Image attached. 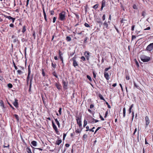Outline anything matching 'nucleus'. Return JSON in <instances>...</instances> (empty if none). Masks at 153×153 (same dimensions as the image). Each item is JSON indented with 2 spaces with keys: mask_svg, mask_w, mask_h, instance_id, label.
Instances as JSON below:
<instances>
[{
  "mask_svg": "<svg viewBox=\"0 0 153 153\" xmlns=\"http://www.w3.org/2000/svg\"><path fill=\"white\" fill-rule=\"evenodd\" d=\"M51 65L54 68H55L56 67V64L55 63L54 64L52 62Z\"/></svg>",
  "mask_w": 153,
  "mask_h": 153,
  "instance_id": "nucleus-36",
  "label": "nucleus"
},
{
  "mask_svg": "<svg viewBox=\"0 0 153 153\" xmlns=\"http://www.w3.org/2000/svg\"><path fill=\"white\" fill-rule=\"evenodd\" d=\"M123 117H125L126 116V108L125 107L123 108Z\"/></svg>",
  "mask_w": 153,
  "mask_h": 153,
  "instance_id": "nucleus-21",
  "label": "nucleus"
},
{
  "mask_svg": "<svg viewBox=\"0 0 153 153\" xmlns=\"http://www.w3.org/2000/svg\"><path fill=\"white\" fill-rule=\"evenodd\" d=\"M62 142L61 140H57L56 141V144L57 145H59Z\"/></svg>",
  "mask_w": 153,
  "mask_h": 153,
  "instance_id": "nucleus-18",
  "label": "nucleus"
},
{
  "mask_svg": "<svg viewBox=\"0 0 153 153\" xmlns=\"http://www.w3.org/2000/svg\"><path fill=\"white\" fill-rule=\"evenodd\" d=\"M95 128V127H93L91 129H89V131H92V132H94V128Z\"/></svg>",
  "mask_w": 153,
  "mask_h": 153,
  "instance_id": "nucleus-46",
  "label": "nucleus"
},
{
  "mask_svg": "<svg viewBox=\"0 0 153 153\" xmlns=\"http://www.w3.org/2000/svg\"><path fill=\"white\" fill-rule=\"evenodd\" d=\"M104 76L105 78L107 80H108L109 79V76L108 73L107 72H104Z\"/></svg>",
  "mask_w": 153,
  "mask_h": 153,
  "instance_id": "nucleus-10",
  "label": "nucleus"
},
{
  "mask_svg": "<svg viewBox=\"0 0 153 153\" xmlns=\"http://www.w3.org/2000/svg\"><path fill=\"white\" fill-rule=\"evenodd\" d=\"M5 17L6 18L8 19L9 20H12V21L13 23H14L15 20V18L12 17L11 16H6Z\"/></svg>",
  "mask_w": 153,
  "mask_h": 153,
  "instance_id": "nucleus-11",
  "label": "nucleus"
},
{
  "mask_svg": "<svg viewBox=\"0 0 153 153\" xmlns=\"http://www.w3.org/2000/svg\"><path fill=\"white\" fill-rule=\"evenodd\" d=\"M13 104L16 108L18 107L19 104L18 103V100L16 99H15V101L13 102Z\"/></svg>",
  "mask_w": 153,
  "mask_h": 153,
  "instance_id": "nucleus-7",
  "label": "nucleus"
},
{
  "mask_svg": "<svg viewBox=\"0 0 153 153\" xmlns=\"http://www.w3.org/2000/svg\"><path fill=\"white\" fill-rule=\"evenodd\" d=\"M103 25H104V26H105V28L107 29H109V27H108V25L107 22H106V21H105L103 23Z\"/></svg>",
  "mask_w": 153,
  "mask_h": 153,
  "instance_id": "nucleus-16",
  "label": "nucleus"
},
{
  "mask_svg": "<svg viewBox=\"0 0 153 153\" xmlns=\"http://www.w3.org/2000/svg\"><path fill=\"white\" fill-rule=\"evenodd\" d=\"M90 116L88 117V119L87 120H88V122L90 123H94L93 120H92L91 119L89 118Z\"/></svg>",
  "mask_w": 153,
  "mask_h": 153,
  "instance_id": "nucleus-24",
  "label": "nucleus"
},
{
  "mask_svg": "<svg viewBox=\"0 0 153 153\" xmlns=\"http://www.w3.org/2000/svg\"><path fill=\"white\" fill-rule=\"evenodd\" d=\"M18 40V39L17 38H16L15 39H14L13 40V42H16Z\"/></svg>",
  "mask_w": 153,
  "mask_h": 153,
  "instance_id": "nucleus-64",
  "label": "nucleus"
},
{
  "mask_svg": "<svg viewBox=\"0 0 153 153\" xmlns=\"http://www.w3.org/2000/svg\"><path fill=\"white\" fill-rule=\"evenodd\" d=\"M62 83L63 85V88L64 89H67V86L68 84V82L66 81L62 80Z\"/></svg>",
  "mask_w": 153,
  "mask_h": 153,
  "instance_id": "nucleus-6",
  "label": "nucleus"
},
{
  "mask_svg": "<svg viewBox=\"0 0 153 153\" xmlns=\"http://www.w3.org/2000/svg\"><path fill=\"white\" fill-rule=\"evenodd\" d=\"M42 75H43V76H45V72L44 71V70L43 69H42Z\"/></svg>",
  "mask_w": 153,
  "mask_h": 153,
  "instance_id": "nucleus-38",
  "label": "nucleus"
},
{
  "mask_svg": "<svg viewBox=\"0 0 153 153\" xmlns=\"http://www.w3.org/2000/svg\"><path fill=\"white\" fill-rule=\"evenodd\" d=\"M85 26L86 27H90V26L89 24L87 23H85L84 24Z\"/></svg>",
  "mask_w": 153,
  "mask_h": 153,
  "instance_id": "nucleus-44",
  "label": "nucleus"
},
{
  "mask_svg": "<svg viewBox=\"0 0 153 153\" xmlns=\"http://www.w3.org/2000/svg\"><path fill=\"white\" fill-rule=\"evenodd\" d=\"M76 120L77 121V124L80 127H81L82 126L81 118L79 117H76Z\"/></svg>",
  "mask_w": 153,
  "mask_h": 153,
  "instance_id": "nucleus-4",
  "label": "nucleus"
},
{
  "mask_svg": "<svg viewBox=\"0 0 153 153\" xmlns=\"http://www.w3.org/2000/svg\"><path fill=\"white\" fill-rule=\"evenodd\" d=\"M87 124V122L85 120H84V121L83 127H85Z\"/></svg>",
  "mask_w": 153,
  "mask_h": 153,
  "instance_id": "nucleus-32",
  "label": "nucleus"
},
{
  "mask_svg": "<svg viewBox=\"0 0 153 153\" xmlns=\"http://www.w3.org/2000/svg\"><path fill=\"white\" fill-rule=\"evenodd\" d=\"M100 117L102 120L103 121L104 120V118L100 115Z\"/></svg>",
  "mask_w": 153,
  "mask_h": 153,
  "instance_id": "nucleus-56",
  "label": "nucleus"
},
{
  "mask_svg": "<svg viewBox=\"0 0 153 153\" xmlns=\"http://www.w3.org/2000/svg\"><path fill=\"white\" fill-rule=\"evenodd\" d=\"M133 8L134 9H137V6L135 4H134L133 6Z\"/></svg>",
  "mask_w": 153,
  "mask_h": 153,
  "instance_id": "nucleus-51",
  "label": "nucleus"
},
{
  "mask_svg": "<svg viewBox=\"0 0 153 153\" xmlns=\"http://www.w3.org/2000/svg\"><path fill=\"white\" fill-rule=\"evenodd\" d=\"M146 13L145 11H143L142 13V16H143V17H144L146 15Z\"/></svg>",
  "mask_w": 153,
  "mask_h": 153,
  "instance_id": "nucleus-33",
  "label": "nucleus"
},
{
  "mask_svg": "<svg viewBox=\"0 0 153 153\" xmlns=\"http://www.w3.org/2000/svg\"><path fill=\"white\" fill-rule=\"evenodd\" d=\"M66 13L65 11H62L59 14V19L61 21H64L65 19Z\"/></svg>",
  "mask_w": 153,
  "mask_h": 153,
  "instance_id": "nucleus-1",
  "label": "nucleus"
},
{
  "mask_svg": "<svg viewBox=\"0 0 153 153\" xmlns=\"http://www.w3.org/2000/svg\"><path fill=\"white\" fill-rule=\"evenodd\" d=\"M0 105L1 107L3 108L2 109L3 110H4V109L5 108L4 105L3 101L2 100H0Z\"/></svg>",
  "mask_w": 153,
  "mask_h": 153,
  "instance_id": "nucleus-13",
  "label": "nucleus"
},
{
  "mask_svg": "<svg viewBox=\"0 0 153 153\" xmlns=\"http://www.w3.org/2000/svg\"><path fill=\"white\" fill-rule=\"evenodd\" d=\"M93 75L94 77L95 78L96 76V75L94 72H93Z\"/></svg>",
  "mask_w": 153,
  "mask_h": 153,
  "instance_id": "nucleus-62",
  "label": "nucleus"
},
{
  "mask_svg": "<svg viewBox=\"0 0 153 153\" xmlns=\"http://www.w3.org/2000/svg\"><path fill=\"white\" fill-rule=\"evenodd\" d=\"M26 30V27L25 26H23V29L22 30V32L23 33H24Z\"/></svg>",
  "mask_w": 153,
  "mask_h": 153,
  "instance_id": "nucleus-29",
  "label": "nucleus"
},
{
  "mask_svg": "<svg viewBox=\"0 0 153 153\" xmlns=\"http://www.w3.org/2000/svg\"><path fill=\"white\" fill-rule=\"evenodd\" d=\"M89 118L90 119H91L92 120H93V121H94V123H97L99 121L98 120L95 119L94 118H93L91 116H90Z\"/></svg>",
  "mask_w": 153,
  "mask_h": 153,
  "instance_id": "nucleus-20",
  "label": "nucleus"
},
{
  "mask_svg": "<svg viewBox=\"0 0 153 153\" xmlns=\"http://www.w3.org/2000/svg\"><path fill=\"white\" fill-rule=\"evenodd\" d=\"M102 19L103 21H104L105 19V14H104L102 16Z\"/></svg>",
  "mask_w": 153,
  "mask_h": 153,
  "instance_id": "nucleus-54",
  "label": "nucleus"
},
{
  "mask_svg": "<svg viewBox=\"0 0 153 153\" xmlns=\"http://www.w3.org/2000/svg\"><path fill=\"white\" fill-rule=\"evenodd\" d=\"M88 39V38L87 37H85V39H84V42L85 43L86 42H87V39Z\"/></svg>",
  "mask_w": 153,
  "mask_h": 153,
  "instance_id": "nucleus-61",
  "label": "nucleus"
},
{
  "mask_svg": "<svg viewBox=\"0 0 153 153\" xmlns=\"http://www.w3.org/2000/svg\"><path fill=\"white\" fill-rule=\"evenodd\" d=\"M114 26L117 32V33H120L119 31L118 30L117 28L116 27V26L115 25H114Z\"/></svg>",
  "mask_w": 153,
  "mask_h": 153,
  "instance_id": "nucleus-48",
  "label": "nucleus"
},
{
  "mask_svg": "<svg viewBox=\"0 0 153 153\" xmlns=\"http://www.w3.org/2000/svg\"><path fill=\"white\" fill-rule=\"evenodd\" d=\"M98 4H97L95 5H94L93 7V8L95 9V10H96L98 7Z\"/></svg>",
  "mask_w": 153,
  "mask_h": 153,
  "instance_id": "nucleus-30",
  "label": "nucleus"
},
{
  "mask_svg": "<svg viewBox=\"0 0 153 153\" xmlns=\"http://www.w3.org/2000/svg\"><path fill=\"white\" fill-rule=\"evenodd\" d=\"M81 59L83 61H85V58L84 56L81 57Z\"/></svg>",
  "mask_w": 153,
  "mask_h": 153,
  "instance_id": "nucleus-45",
  "label": "nucleus"
},
{
  "mask_svg": "<svg viewBox=\"0 0 153 153\" xmlns=\"http://www.w3.org/2000/svg\"><path fill=\"white\" fill-rule=\"evenodd\" d=\"M31 143L32 145L34 146H37V142L35 141H33L31 142Z\"/></svg>",
  "mask_w": 153,
  "mask_h": 153,
  "instance_id": "nucleus-19",
  "label": "nucleus"
},
{
  "mask_svg": "<svg viewBox=\"0 0 153 153\" xmlns=\"http://www.w3.org/2000/svg\"><path fill=\"white\" fill-rule=\"evenodd\" d=\"M63 55V54L62 53L60 50H59V56L60 59H62V58H63L62 56Z\"/></svg>",
  "mask_w": 153,
  "mask_h": 153,
  "instance_id": "nucleus-15",
  "label": "nucleus"
},
{
  "mask_svg": "<svg viewBox=\"0 0 153 153\" xmlns=\"http://www.w3.org/2000/svg\"><path fill=\"white\" fill-rule=\"evenodd\" d=\"M52 126L53 129L55 130H57V129L56 125L54 123L53 121H52Z\"/></svg>",
  "mask_w": 153,
  "mask_h": 153,
  "instance_id": "nucleus-17",
  "label": "nucleus"
},
{
  "mask_svg": "<svg viewBox=\"0 0 153 153\" xmlns=\"http://www.w3.org/2000/svg\"><path fill=\"white\" fill-rule=\"evenodd\" d=\"M146 50L149 51H153V43H150L146 47Z\"/></svg>",
  "mask_w": 153,
  "mask_h": 153,
  "instance_id": "nucleus-3",
  "label": "nucleus"
},
{
  "mask_svg": "<svg viewBox=\"0 0 153 153\" xmlns=\"http://www.w3.org/2000/svg\"><path fill=\"white\" fill-rule=\"evenodd\" d=\"M87 137V136L86 134H84L83 136V138L84 139H86Z\"/></svg>",
  "mask_w": 153,
  "mask_h": 153,
  "instance_id": "nucleus-53",
  "label": "nucleus"
},
{
  "mask_svg": "<svg viewBox=\"0 0 153 153\" xmlns=\"http://www.w3.org/2000/svg\"><path fill=\"white\" fill-rule=\"evenodd\" d=\"M13 65H14V66L15 69L16 70H17L18 69V68L17 67V66L15 64V63L14 62V61H13Z\"/></svg>",
  "mask_w": 153,
  "mask_h": 153,
  "instance_id": "nucleus-41",
  "label": "nucleus"
},
{
  "mask_svg": "<svg viewBox=\"0 0 153 153\" xmlns=\"http://www.w3.org/2000/svg\"><path fill=\"white\" fill-rule=\"evenodd\" d=\"M146 124V126H148L150 123V120L149 117L148 116H146L145 117Z\"/></svg>",
  "mask_w": 153,
  "mask_h": 153,
  "instance_id": "nucleus-9",
  "label": "nucleus"
},
{
  "mask_svg": "<svg viewBox=\"0 0 153 153\" xmlns=\"http://www.w3.org/2000/svg\"><path fill=\"white\" fill-rule=\"evenodd\" d=\"M105 0H103L102 1V6L105 7Z\"/></svg>",
  "mask_w": 153,
  "mask_h": 153,
  "instance_id": "nucleus-22",
  "label": "nucleus"
},
{
  "mask_svg": "<svg viewBox=\"0 0 153 153\" xmlns=\"http://www.w3.org/2000/svg\"><path fill=\"white\" fill-rule=\"evenodd\" d=\"M55 86L59 90L61 88L62 86L61 84L59 83H56Z\"/></svg>",
  "mask_w": 153,
  "mask_h": 153,
  "instance_id": "nucleus-14",
  "label": "nucleus"
},
{
  "mask_svg": "<svg viewBox=\"0 0 153 153\" xmlns=\"http://www.w3.org/2000/svg\"><path fill=\"white\" fill-rule=\"evenodd\" d=\"M140 59L141 61L144 62H147L151 59L150 57L144 55L141 56L140 57Z\"/></svg>",
  "mask_w": 153,
  "mask_h": 153,
  "instance_id": "nucleus-2",
  "label": "nucleus"
},
{
  "mask_svg": "<svg viewBox=\"0 0 153 153\" xmlns=\"http://www.w3.org/2000/svg\"><path fill=\"white\" fill-rule=\"evenodd\" d=\"M86 128L87 129L86 130V131H88V130H89V127L88 126H87L86 127Z\"/></svg>",
  "mask_w": 153,
  "mask_h": 153,
  "instance_id": "nucleus-60",
  "label": "nucleus"
},
{
  "mask_svg": "<svg viewBox=\"0 0 153 153\" xmlns=\"http://www.w3.org/2000/svg\"><path fill=\"white\" fill-rule=\"evenodd\" d=\"M136 36L134 35H132L131 37V40H133L136 38Z\"/></svg>",
  "mask_w": 153,
  "mask_h": 153,
  "instance_id": "nucleus-52",
  "label": "nucleus"
},
{
  "mask_svg": "<svg viewBox=\"0 0 153 153\" xmlns=\"http://www.w3.org/2000/svg\"><path fill=\"white\" fill-rule=\"evenodd\" d=\"M54 120H55V122H56V123L57 124V125L59 127L60 126V124H59V121L57 119L54 118Z\"/></svg>",
  "mask_w": 153,
  "mask_h": 153,
  "instance_id": "nucleus-23",
  "label": "nucleus"
},
{
  "mask_svg": "<svg viewBox=\"0 0 153 153\" xmlns=\"http://www.w3.org/2000/svg\"><path fill=\"white\" fill-rule=\"evenodd\" d=\"M62 111V108H59V110L58 111V112L59 113V114L60 115L61 114Z\"/></svg>",
  "mask_w": 153,
  "mask_h": 153,
  "instance_id": "nucleus-42",
  "label": "nucleus"
},
{
  "mask_svg": "<svg viewBox=\"0 0 153 153\" xmlns=\"http://www.w3.org/2000/svg\"><path fill=\"white\" fill-rule=\"evenodd\" d=\"M134 27H135L134 25H132V26L131 30L132 31H133L134 30Z\"/></svg>",
  "mask_w": 153,
  "mask_h": 153,
  "instance_id": "nucleus-57",
  "label": "nucleus"
},
{
  "mask_svg": "<svg viewBox=\"0 0 153 153\" xmlns=\"http://www.w3.org/2000/svg\"><path fill=\"white\" fill-rule=\"evenodd\" d=\"M62 61V66H64L65 65L64 63L63 62V58H62V59H60Z\"/></svg>",
  "mask_w": 153,
  "mask_h": 153,
  "instance_id": "nucleus-59",
  "label": "nucleus"
},
{
  "mask_svg": "<svg viewBox=\"0 0 153 153\" xmlns=\"http://www.w3.org/2000/svg\"><path fill=\"white\" fill-rule=\"evenodd\" d=\"M66 150V148H65L63 151H62V153H64Z\"/></svg>",
  "mask_w": 153,
  "mask_h": 153,
  "instance_id": "nucleus-63",
  "label": "nucleus"
},
{
  "mask_svg": "<svg viewBox=\"0 0 153 153\" xmlns=\"http://www.w3.org/2000/svg\"><path fill=\"white\" fill-rule=\"evenodd\" d=\"M111 69V67H109L108 68H106L105 69V72H106L108 70Z\"/></svg>",
  "mask_w": 153,
  "mask_h": 153,
  "instance_id": "nucleus-37",
  "label": "nucleus"
},
{
  "mask_svg": "<svg viewBox=\"0 0 153 153\" xmlns=\"http://www.w3.org/2000/svg\"><path fill=\"white\" fill-rule=\"evenodd\" d=\"M27 152V153H32L31 150L30 149V148L28 147H27L26 148Z\"/></svg>",
  "mask_w": 153,
  "mask_h": 153,
  "instance_id": "nucleus-26",
  "label": "nucleus"
},
{
  "mask_svg": "<svg viewBox=\"0 0 153 153\" xmlns=\"http://www.w3.org/2000/svg\"><path fill=\"white\" fill-rule=\"evenodd\" d=\"M84 54L86 58V59L87 60H89L90 57V53L89 52L85 51L84 52Z\"/></svg>",
  "mask_w": 153,
  "mask_h": 153,
  "instance_id": "nucleus-5",
  "label": "nucleus"
},
{
  "mask_svg": "<svg viewBox=\"0 0 153 153\" xmlns=\"http://www.w3.org/2000/svg\"><path fill=\"white\" fill-rule=\"evenodd\" d=\"M66 136V134H65V133L63 134V140H65Z\"/></svg>",
  "mask_w": 153,
  "mask_h": 153,
  "instance_id": "nucleus-58",
  "label": "nucleus"
},
{
  "mask_svg": "<svg viewBox=\"0 0 153 153\" xmlns=\"http://www.w3.org/2000/svg\"><path fill=\"white\" fill-rule=\"evenodd\" d=\"M44 19H45V21L46 22L47 21V16H46V15H44Z\"/></svg>",
  "mask_w": 153,
  "mask_h": 153,
  "instance_id": "nucleus-55",
  "label": "nucleus"
},
{
  "mask_svg": "<svg viewBox=\"0 0 153 153\" xmlns=\"http://www.w3.org/2000/svg\"><path fill=\"white\" fill-rule=\"evenodd\" d=\"M87 77L90 81H92L91 77L89 75H87Z\"/></svg>",
  "mask_w": 153,
  "mask_h": 153,
  "instance_id": "nucleus-35",
  "label": "nucleus"
},
{
  "mask_svg": "<svg viewBox=\"0 0 153 153\" xmlns=\"http://www.w3.org/2000/svg\"><path fill=\"white\" fill-rule=\"evenodd\" d=\"M73 65L74 67H76V66H78V65L77 64V62L75 60V59L74 58V57L73 59Z\"/></svg>",
  "mask_w": 153,
  "mask_h": 153,
  "instance_id": "nucleus-12",
  "label": "nucleus"
},
{
  "mask_svg": "<svg viewBox=\"0 0 153 153\" xmlns=\"http://www.w3.org/2000/svg\"><path fill=\"white\" fill-rule=\"evenodd\" d=\"M99 97L101 100L105 101L104 98L102 95L100 94L99 96Z\"/></svg>",
  "mask_w": 153,
  "mask_h": 153,
  "instance_id": "nucleus-28",
  "label": "nucleus"
},
{
  "mask_svg": "<svg viewBox=\"0 0 153 153\" xmlns=\"http://www.w3.org/2000/svg\"><path fill=\"white\" fill-rule=\"evenodd\" d=\"M31 71L30 70L29 67V66L28 67V74H27V82L28 83L29 81V79L30 78V74Z\"/></svg>",
  "mask_w": 153,
  "mask_h": 153,
  "instance_id": "nucleus-8",
  "label": "nucleus"
},
{
  "mask_svg": "<svg viewBox=\"0 0 153 153\" xmlns=\"http://www.w3.org/2000/svg\"><path fill=\"white\" fill-rule=\"evenodd\" d=\"M50 13L51 15H53L54 14V12L53 10H51L50 11Z\"/></svg>",
  "mask_w": 153,
  "mask_h": 153,
  "instance_id": "nucleus-49",
  "label": "nucleus"
},
{
  "mask_svg": "<svg viewBox=\"0 0 153 153\" xmlns=\"http://www.w3.org/2000/svg\"><path fill=\"white\" fill-rule=\"evenodd\" d=\"M56 17H54L53 20V23H54L56 22Z\"/></svg>",
  "mask_w": 153,
  "mask_h": 153,
  "instance_id": "nucleus-50",
  "label": "nucleus"
},
{
  "mask_svg": "<svg viewBox=\"0 0 153 153\" xmlns=\"http://www.w3.org/2000/svg\"><path fill=\"white\" fill-rule=\"evenodd\" d=\"M76 133H80L81 132V130L79 129H77L75 131Z\"/></svg>",
  "mask_w": 153,
  "mask_h": 153,
  "instance_id": "nucleus-39",
  "label": "nucleus"
},
{
  "mask_svg": "<svg viewBox=\"0 0 153 153\" xmlns=\"http://www.w3.org/2000/svg\"><path fill=\"white\" fill-rule=\"evenodd\" d=\"M8 103L9 104V105H10V106L11 107V108L13 109L14 110L15 108L12 106V105L10 104L9 102H8Z\"/></svg>",
  "mask_w": 153,
  "mask_h": 153,
  "instance_id": "nucleus-43",
  "label": "nucleus"
},
{
  "mask_svg": "<svg viewBox=\"0 0 153 153\" xmlns=\"http://www.w3.org/2000/svg\"><path fill=\"white\" fill-rule=\"evenodd\" d=\"M17 72L19 74H21L22 73V72L20 70H18L17 71Z\"/></svg>",
  "mask_w": 153,
  "mask_h": 153,
  "instance_id": "nucleus-40",
  "label": "nucleus"
},
{
  "mask_svg": "<svg viewBox=\"0 0 153 153\" xmlns=\"http://www.w3.org/2000/svg\"><path fill=\"white\" fill-rule=\"evenodd\" d=\"M101 128V127H98L97 128V129H96V131H95V132L94 133V134H96V132L99 129H100V128Z\"/></svg>",
  "mask_w": 153,
  "mask_h": 153,
  "instance_id": "nucleus-47",
  "label": "nucleus"
},
{
  "mask_svg": "<svg viewBox=\"0 0 153 153\" xmlns=\"http://www.w3.org/2000/svg\"><path fill=\"white\" fill-rule=\"evenodd\" d=\"M66 40L68 42H70L71 40V39L70 36H67L66 37Z\"/></svg>",
  "mask_w": 153,
  "mask_h": 153,
  "instance_id": "nucleus-25",
  "label": "nucleus"
},
{
  "mask_svg": "<svg viewBox=\"0 0 153 153\" xmlns=\"http://www.w3.org/2000/svg\"><path fill=\"white\" fill-rule=\"evenodd\" d=\"M14 116L16 118V119L17 121L18 122L19 121V116L16 114H14Z\"/></svg>",
  "mask_w": 153,
  "mask_h": 153,
  "instance_id": "nucleus-27",
  "label": "nucleus"
},
{
  "mask_svg": "<svg viewBox=\"0 0 153 153\" xmlns=\"http://www.w3.org/2000/svg\"><path fill=\"white\" fill-rule=\"evenodd\" d=\"M53 75L55 76L57 78L58 77L57 75L56 74V73L54 71L52 73Z\"/></svg>",
  "mask_w": 153,
  "mask_h": 153,
  "instance_id": "nucleus-34",
  "label": "nucleus"
},
{
  "mask_svg": "<svg viewBox=\"0 0 153 153\" xmlns=\"http://www.w3.org/2000/svg\"><path fill=\"white\" fill-rule=\"evenodd\" d=\"M7 85L8 87L10 88H12L13 87V85L11 83L8 84Z\"/></svg>",
  "mask_w": 153,
  "mask_h": 153,
  "instance_id": "nucleus-31",
  "label": "nucleus"
}]
</instances>
